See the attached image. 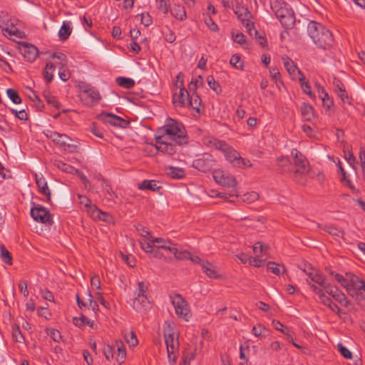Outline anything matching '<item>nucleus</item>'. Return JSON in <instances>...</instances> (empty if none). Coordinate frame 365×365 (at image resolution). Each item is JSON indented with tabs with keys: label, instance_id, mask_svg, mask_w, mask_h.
Returning a JSON list of instances; mask_svg holds the SVG:
<instances>
[{
	"label": "nucleus",
	"instance_id": "nucleus-1",
	"mask_svg": "<svg viewBox=\"0 0 365 365\" xmlns=\"http://www.w3.org/2000/svg\"><path fill=\"white\" fill-rule=\"evenodd\" d=\"M291 155L293 158L294 170L293 179L299 185H306L307 178L311 175L312 168L306 157L297 149H292Z\"/></svg>",
	"mask_w": 365,
	"mask_h": 365
},
{
	"label": "nucleus",
	"instance_id": "nucleus-2",
	"mask_svg": "<svg viewBox=\"0 0 365 365\" xmlns=\"http://www.w3.org/2000/svg\"><path fill=\"white\" fill-rule=\"evenodd\" d=\"M307 31L313 42L322 49L329 48L334 42L331 31L322 24L316 21H311L308 24Z\"/></svg>",
	"mask_w": 365,
	"mask_h": 365
},
{
	"label": "nucleus",
	"instance_id": "nucleus-3",
	"mask_svg": "<svg viewBox=\"0 0 365 365\" xmlns=\"http://www.w3.org/2000/svg\"><path fill=\"white\" fill-rule=\"evenodd\" d=\"M158 135H165L168 139L179 145L187 144L186 132L180 123L173 119H168L166 124L158 130Z\"/></svg>",
	"mask_w": 365,
	"mask_h": 365
},
{
	"label": "nucleus",
	"instance_id": "nucleus-4",
	"mask_svg": "<svg viewBox=\"0 0 365 365\" xmlns=\"http://www.w3.org/2000/svg\"><path fill=\"white\" fill-rule=\"evenodd\" d=\"M163 333L168 359L170 362L175 363L179 349V341L178 334L175 330L174 324L170 322H165Z\"/></svg>",
	"mask_w": 365,
	"mask_h": 365
},
{
	"label": "nucleus",
	"instance_id": "nucleus-5",
	"mask_svg": "<svg viewBox=\"0 0 365 365\" xmlns=\"http://www.w3.org/2000/svg\"><path fill=\"white\" fill-rule=\"evenodd\" d=\"M271 8L283 26L290 28L294 25V14L287 4L280 0H274L271 2Z\"/></svg>",
	"mask_w": 365,
	"mask_h": 365
},
{
	"label": "nucleus",
	"instance_id": "nucleus-6",
	"mask_svg": "<svg viewBox=\"0 0 365 365\" xmlns=\"http://www.w3.org/2000/svg\"><path fill=\"white\" fill-rule=\"evenodd\" d=\"M178 145H180L168 139L165 135L158 134L155 135V144L148 145L147 147L155 151H160L163 154L172 155L177 152Z\"/></svg>",
	"mask_w": 365,
	"mask_h": 365
},
{
	"label": "nucleus",
	"instance_id": "nucleus-7",
	"mask_svg": "<svg viewBox=\"0 0 365 365\" xmlns=\"http://www.w3.org/2000/svg\"><path fill=\"white\" fill-rule=\"evenodd\" d=\"M232 10L239 20L245 25L250 36L252 35L253 23L250 21L252 15L247 7L241 5L237 0L231 2Z\"/></svg>",
	"mask_w": 365,
	"mask_h": 365
},
{
	"label": "nucleus",
	"instance_id": "nucleus-8",
	"mask_svg": "<svg viewBox=\"0 0 365 365\" xmlns=\"http://www.w3.org/2000/svg\"><path fill=\"white\" fill-rule=\"evenodd\" d=\"M170 297L171 303L175 308L176 315L179 318L187 322L191 317V312L187 301L180 294H174Z\"/></svg>",
	"mask_w": 365,
	"mask_h": 365
},
{
	"label": "nucleus",
	"instance_id": "nucleus-9",
	"mask_svg": "<svg viewBox=\"0 0 365 365\" xmlns=\"http://www.w3.org/2000/svg\"><path fill=\"white\" fill-rule=\"evenodd\" d=\"M215 165V160L209 153H204L192 162V166L199 171L207 173Z\"/></svg>",
	"mask_w": 365,
	"mask_h": 365
},
{
	"label": "nucleus",
	"instance_id": "nucleus-10",
	"mask_svg": "<svg viewBox=\"0 0 365 365\" xmlns=\"http://www.w3.org/2000/svg\"><path fill=\"white\" fill-rule=\"evenodd\" d=\"M212 176L215 181L223 187H234L237 185V180L235 177L226 171L215 170Z\"/></svg>",
	"mask_w": 365,
	"mask_h": 365
},
{
	"label": "nucleus",
	"instance_id": "nucleus-11",
	"mask_svg": "<svg viewBox=\"0 0 365 365\" xmlns=\"http://www.w3.org/2000/svg\"><path fill=\"white\" fill-rule=\"evenodd\" d=\"M81 99L85 101V104L93 105L94 103H97L101 99V95L98 91L92 87L90 85H86L81 87Z\"/></svg>",
	"mask_w": 365,
	"mask_h": 365
},
{
	"label": "nucleus",
	"instance_id": "nucleus-12",
	"mask_svg": "<svg viewBox=\"0 0 365 365\" xmlns=\"http://www.w3.org/2000/svg\"><path fill=\"white\" fill-rule=\"evenodd\" d=\"M31 215L36 222L45 223L48 225L53 224L52 216L50 215L49 212L42 206L31 208Z\"/></svg>",
	"mask_w": 365,
	"mask_h": 365
},
{
	"label": "nucleus",
	"instance_id": "nucleus-13",
	"mask_svg": "<svg viewBox=\"0 0 365 365\" xmlns=\"http://www.w3.org/2000/svg\"><path fill=\"white\" fill-rule=\"evenodd\" d=\"M47 136L50 138L55 144L58 145L64 150L71 151V149L76 148L74 145L68 143V141H71V139L65 134H61L57 132L51 131L50 134L47 135Z\"/></svg>",
	"mask_w": 365,
	"mask_h": 365
},
{
	"label": "nucleus",
	"instance_id": "nucleus-14",
	"mask_svg": "<svg viewBox=\"0 0 365 365\" xmlns=\"http://www.w3.org/2000/svg\"><path fill=\"white\" fill-rule=\"evenodd\" d=\"M21 52L24 57L29 62L34 61L38 55L37 47L25 42L21 43Z\"/></svg>",
	"mask_w": 365,
	"mask_h": 365
},
{
	"label": "nucleus",
	"instance_id": "nucleus-15",
	"mask_svg": "<svg viewBox=\"0 0 365 365\" xmlns=\"http://www.w3.org/2000/svg\"><path fill=\"white\" fill-rule=\"evenodd\" d=\"M100 118L103 122L109 123L110 125L114 126L123 128L125 127V125L127 123V121L123 119L121 117L109 113H103L100 115Z\"/></svg>",
	"mask_w": 365,
	"mask_h": 365
},
{
	"label": "nucleus",
	"instance_id": "nucleus-16",
	"mask_svg": "<svg viewBox=\"0 0 365 365\" xmlns=\"http://www.w3.org/2000/svg\"><path fill=\"white\" fill-rule=\"evenodd\" d=\"M350 287H348V293L354 296L357 294H365V281L355 277L350 281Z\"/></svg>",
	"mask_w": 365,
	"mask_h": 365
},
{
	"label": "nucleus",
	"instance_id": "nucleus-17",
	"mask_svg": "<svg viewBox=\"0 0 365 365\" xmlns=\"http://www.w3.org/2000/svg\"><path fill=\"white\" fill-rule=\"evenodd\" d=\"M222 153L226 159L234 166L240 165L241 163L244 162L243 158L240 156V154L228 145L222 150Z\"/></svg>",
	"mask_w": 365,
	"mask_h": 365
},
{
	"label": "nucleus",
	"instance_id": "nucleus-18",
	"mask_svg": "<svg viewBox=\"0 0 365 365\" xmlns=\"http://www.w3.org/2000/svg\"><path fill=\"white\" fill-rule=\"evenodd\" d=\"M150 299L147 295L135 296L133 302V307L137 312H144L150 307Z\"/></svg>",
	"mask_w": 365,
	"mask_h": 365
},
{
	"label": "nucleus",
	"instance_id": "nucleus-19",
	"mask_svg": "<svg viewBox=\"0 0 365 365\" xmlns=\"http://www.w3.org/2000/svg\"><path fill=\"white\" fill-rule=\"evenodd\" d=\"M190 97V94L188 91L184 88L180 87L179 93H175L173 97V103L175 106L183 107L187 106V102L188 101Z\"/></svg>",
	"mask_w": 365,
	"mask_h": 365
},
{
	"label": "nucleus",
	"instance_id": "nucleus-20",
	"mask_svg": "<svg viewBox=\"0 0 365 365\" xmlns=\"http://www.w3.org/2000/svg\"><path fill=\"white\" fill-rule=\"evenodd\" d=\"M202 143L208 148L220 150L222 152L227 145L225 142L220 140L212 136L204 137Z\"/></svg>",
	"mask_w": 365,
	"mask_h": 365
},
{
	"label": "nucleus",
	"instance_id": "nucleus-21",
	"mask_svg": "<svg viewBox=\"0 0 365 365\" xmlns=\"http://www.w3.org/2000/svg\"><path fill=\"white\" fill-rule=\"evenodd\" d=\"M36 176V182L38 187L39 192L46 197V200L48 202L51 200V192L48 187L47 182L43 176L38 177L37 174Z\"/></svg>",
	"mask_w": 365,
	"mask_h": 365
},
{
	"label": "nucleus",
	"instance_id": "nucleus-22",
	"mask_svg": "<svg viewBox=\"0 0 365 365\" xmlns=\"http://www.w3.org/2000/svg\"><path fill=\"white\" fill-rule=\"evenodd\" d=\"M307 283L310 286L312 291L319 296L321 302L324 305L329 307L332 303L331 300L325 295L324 292L322 288H319V287L314 285V284H312V282L309 279H307Z\"/></svg>",
	"mask_w": 365,
	"mask_h": 365
},
{
	"label": "nucleus",
	"instance_id": "nucleus-23",
	"mask_svg": "<svg viewBox=\"0 0 365 365\" xmlns=\"http://www.w3.org/2000/svg\"><path fill=\"white\" fill-rule=\"evenodd\" d=\"M114 348L116 349L115 360L119 364L124 362L126 358V351L123 343L121 341H116L114 345Z\"/></svg>",
	"mask_w": 365,
	"mask_h": 365
},
{
	"label": "nucleus",
	"instance_id": "nucleus-24",
	"mask_svg": "<svg viewBox=\"0 0 365 365\" xmlns=\"http://www.w3.org/2000/svg\"><path fill=\"white\" fill-rule=\"evenodd\" d=\"M283 64L284 67L286 68L287 72L290 75H294L297 72L299 76L302 75V73L301 71L297 67V66L294 64V61L289 58L288 56H284L282 58Z\"/></svg>",
	"mask_w": 365,
	"mask_h": 365
},
{
	"label": "nucleus",
	"instance_id": "nucleus-25",
	"mask_svg": "<svg viewBox=\"0 0 365 365\" xmlns=\"http://www.w3.org/2000/svg\"><path fill=\"white\" fill-rule=\"evenodd\" d=\"M151 242L153 243L163 242V244H162V245H157V247L164 249L165 250H168L173 254H174V252H175V250L177 248L170 240H166L163 238H160V237L153 238Z\"/></svg>",
	"mask_w": 365,
	"mask_h": 365
},
{
	"label": "nucleus",
	"instance_id": "nucleus-26",
	"mask_svg": "<svg viewBox=\"0 0 365 365\" xmlns=\"http://www.w3.org/2000/svg\"><path fill=\"white\" fill-rule=\"evenodd\" d=\"M91 217L94 219H98L108 223L111 222L113 220V218L110 214L102 212L96 206L92 207Z\"/></svg>",
	"mask_w": 365,
	"mask_h": 365
},
{
	"label": "nucleus",
	"instance_id": "nucleus-27",
	"mask_svg": "<svg viewBox=\"0 0 365 365\" xmlns=\"http://www.w3.org/2000/svg\"><path fill=\"white\" fill-rule=\"evenodd\" d=\"M202 269L210 278L218 279L221 277L217 274L215 266L207 261L202 262Z\"/></svg>",
	"mask_w": 365,
	"mask_h": 365
},
{
	"label": "nucleus",
	"instance_id": "nucleus-28",
	"mask_svg": "<svg viewBox=\"0 0 365 365\" xmlns=\"http://www.w3.org/2000/svg\"><path fill=\"white\" fill-rule=\"evenodd\" d=\"M170 13L173 17L179 21H182L187 19L185 9L182 6L175 4L173 9H170Z\"/></svg>",
	"mask_w": 365,
	"mask_h": 365
},
{
	"label": "nucleus",
	"instance_id": "nucleus-29",
	"mask_svg": "<svg viewBox=\"0 0 365 365\" xmlns=\"http://www.w3.org/2000/svg\"><path fill=\"white\" fill-rule=\"evenodd\" d=\"M252 334L257 337L265 338L269 335V330L262 324H257L252 327Z\"/></svg>",
	"mask_w": 365,
	"mask_h": 365
},
{
	"label": "nucleus",
	"instance_id": "nucleus-30",
	"mask_svg": "<svg viewBox=\"0 0 365 365\" xmlns=\"http://www.w3.org/2000/svg\"><path fill=\"white\" fill-rule=\"evenodd\" d=\"M56 68V66L52 62H47L45 66V68L43 71V78L47 82V83H50L53 78V73Z\"/></svg>",
	"mask_w": 365,
	"mask_h": 365
},
{
	"label": "nucleus",
	"instance_id": "nucleus-31",
	"mask_svg": "<svg viewBox=\"0 0 365 365\" xmlns=\"http://www.w3.org/2000/svg\"><path fill=\"white\" fill-rule=\"evenodd\" d=\"M52 163L56 168L66 173H73L75 171H76V170L73 166L63 163L61 160L54 159L52 160Z\"/></svg>",
	"mask_w": 365,
	"mask_h": 365
},
{
	"label": "nucleus",
	"instance_id": "nucleus-32",
	"mask_svg": "<svg viewBox=\"0 0 365 365\" xmlns=\"http://www.w3.org/2000/svg\"><path fill=\"white\" fill-rule=\"evenodd\" d=\"M277 165L282 173L289 172L292 170L291 162L287 157L281 156L277 158Z\"/></svg>",
	"mask_w": 365,
	"mask_h": 365
},
{
	"label": "nucleus",
	"instance_id": "nucleus-33",
	"mask_svg": "<svg viewBox=\"0 0 365 365\" xmlns=\"http://www.w3.org/2000/svg\"><path fill=\"white\" fill-rule=\"evenodd\" d=\"M200 104L201 98L195 92H194L191 96H190L188 101L187 102V106H190L197 113H200Z\"/></svg>",
	"mask_w": 365,
	"mask_h": 365
},
{
	"label": "nucleus",
	"instance_id": "nucleus-34",
	"mask_svg": "<svg viewBox=\"0 0 365 365\" xmlns=\"http://www.w3.org/2000/svg\"><path fill=\"white\" fill-rule=\"evenodd\" d=\"M138 187L140 190H150L151 191H156L160 188L155 180H143L138 184Z\"/></svg>",
	"mask_w": 365,
	"mask_h": 365
},
{
	"label": "nucleus",
	"instance_id": "nucleus-35",
	"mask_svg": "<svg viewBox=\"0 0 365 365\" xmlns=\"http://www.w3.org/2000/svg\"><path fill=\"white\" fill-rule=\"evenodd\" d=\"M71 31L72 29L70 26V24L68 22H63L58 32L60 39L62 41L68 39L71 34Z\"/></svg>",
	"mask_w": 365,
	"mask_h": 365
},
{
	"label": "nucleus",
	"instance_id": "nucleus-36",
	"mask_svg": "<svg viewBox=\"0 0 365 365\" xmlns=\"http://www.w3.org/2000/svg\"><path fill=\"white\" fill-rule=\"evenodd\" d=\"M267 269L276 275H279L281 273H284L286 269L283 265L277 264L274 262H269L267 264Z\"/></svg>",
	"mask_w": 365,
	"mask_h": 365
},
{
	"label": "nucleus",
	"instance_id": "nucleus-37",
	"mask_svg": "<svg viewBox=\"0 0 365 365\" xmlns=\"http://www.w3.org/2000/svg\"><path fill=\"white\" fill-rule=\"evenodd\" d=\"M309 279L312 282L319 284L320 286L319 288L323 289V287L327 284L324 276L320 274L317 270L314 274L309 273Z\"/></svg>",
	"mask_w": 365,
	"mask_h": 365
},
{
	"label": "nucleus",
	"instance_id": "nucleus-38",
	"mask_svg": "<svg viewBox=\"0 0 365 365\" xmlns=\"http://www.w3.org/2000/svg\"><path fill=\"white\" fill-rule=\"evenodd\" d=\"M124 339L130 346H135L138 343V339L133 331H124Z\"/></svg>",
	"mask_w": 365,
	"mask_h": 365
},
{
	"label": "nucleus",
	"instance_id": "nucleus-39",
	"mask_svg": "<svg viewBox=\"0 0 365 365\" xmlns=\"http://www.w3.org/2000/svg\"><path fill=\"white\" fill-rule=\"evenodd\" d=\"M324 230L328 232L329 235L336 237L342 238L344 235V232L342 230L339 229L333 225H325Z\"/></svg>",
	"mask_w": 365,
	"mask_h": 365
},
{
	"label": "nucleus",
	"instance_id": "nucleus-40",
	"mask_svg": "<svg viewBox=\"0 0 365 365\" xmlns=\"http://www.w3.org/2000/svg\"><path fill=\"white\" fill-rule=\"evenodd\" d=\"M117 83L125 88H132L135 86V81L129 78L118 77L116 79Z\"/></svg>",
	"mask_w": 365,
	"mask_h": 365
},
{
	"label": "nucleus",
	"instance_id": "nucleus-41",
	"mask_svg": "<svg viewBox=\"0 0 365 365\" xmlns=\"http://www.w3.org/2000/svg\"><path fill=\"white\" fill-rule=\"evenodd\" d=\"M158 9L163 12L164 14H167L170 11V0H156Z\"/></svg>",
	"mask_w": 365,
	"mask_h": 365
},
{
	"label": "nucleus",
	"instance_id": "nucleus-42",
	"mask_svg": "<svg viewBox=\"0 0 365 365\" xmlns=\"http://www.w3.org/2000/svg\"><path fill=\"white\" fill-rule=\"evenodd\" d=\"M6 93L8 97L14 103L20 104L21 103V98L16 90L13 88H9L6 91Z\"/></svg>",
	"mask_w": 365,
	"mask_h": 365
},
{
	"label": "nucleus",
	"instance_id": "nucleus-43",
	"mask_svg": "<svg viewBox=\"0 0 365 365\" xmlns=\"http://www.w3.org/2000/svg\"><path fill=\"white\" fill-rule=\"evenodd\" d=\"M299 81L304 93L309 95V96H312L313 93L311 90V86L308 81H306V78L303 74L299 77Z\"/></svg>",
	"mask_w": 365,
	"mask_h": 365
},
{
	"label": "nucleus",
	"instance_id": "nucleus-44",
	"mask_svg": "<svg viewBox=\"0 0 365 365\" xmlns=\"http://www.w3.org/2000/svg\"><path fill=\"white\" fill-rule=\"evenodd\" d=\"M259 198V194L256 192L252 191L247 192L242 196V200L247 203H252Z\"/></svg>",
	"mask_w": 365,
	"mask_h": 365
},
{
	"label": "nucleus",
	"instance_id": "nucleus-45",
	"mask_svg": "<svg viewBox=\"0 0 365 365\" xmlns=\"http://www.w3.org/2000/svg\"><path fill=\"white\" fill-rule=\"evenodd\" d=\"M207 80L210 88L212 89L216 93H220L222 91L221 86L218 82L215 81L212 76H208Z\"/></svg>",
	"mask_w": 365,
	"mask_h": 365
},
{
	"label": "nucleus",
	"instance_id": "nucleus-46",
	"mask_svg": "<svg viewBox=\"0 0 365 365\" xmlns=\"http://www.w3.org/2000/svg\"><path fill=\"white\" fill-rule=\"evenodd\" d=\"M0 252H1V257L2 260L6 264H11L12 257H11V253L9 252V250H6L4 246L2 245L0 247Z\"/></svg>",
	"mask_w": 365,
	"mask_h": 365
},
{
	"label": "nucleus",
	"instance_id": "nucleus-47",
	"mask_svg": "<svg viewBox=\"0 0 365 365\" xmlns=\"http://www.w3.org/2000/svg\"><path fill=\"white\" fill-rule=\"evenodd\" d=\"M12 336H13V339L16 342L22 343L24 341V336H23V334L18 326H15L13 327Z\"/></svg>",
	"mask_w": 365,
	"mask_h": 365
},
{
	"label": "nucleus",
	"instance_id": "nucleus-48",
	"mask_svg": "<svg viewBox=\"0 0 365 365\" xmlns=\"http://www.w3.org/2000/svg\"><path fill=\"white\" fill-rule=\"evenodd\" d=\"M148 294V287L144 282H139L138 283V288L135 292V297L139 295H147Z\"/></svg>",
	"mask_w": 365,
	"mask_h": 365
},
{
	"label": "nucleus",
	"instance_id": "nucleus-49",
	"mask_svg": "<svg viewBox=\"0 0 365 365\" xmlns=\"http://www.w3.org/2000/svg\"><path fill=\"white\" fill-rule=\"evenodd\" d=\"M230 63L233 67H235L237 69H243V63L238 55H232L230 60Z\"/></svg>",
	"mask_w": 365,
	"mask_h": 365
},
{
	"label": "nucleus",
	"instance_id": "nucleus-50",
	"mask_svg": "<svg viewBox=\"0 0 365 365\" xmlns=\"http://www.w3.org/2000/svg\"><path fill=\"white\" fill-rule=\"evenodd\" d=\"M78 197L79 199V203L81 205H84L86 207L88 208V212L91 215L92 207L94 206L91 205V201L86 196L82 195H78Z\"/></svg>",
	"mask_w": 365,
	"mask_h": 365
},
{
	"label": "nucleus",
	"instance_id": "nucleus-51",
	"mask_svg": "<svg viewBox=\"0 0 365 365\" xmlns=\"http://www.w3.org/2000/svg\"><path fill=\"white\" fill-rule=\"evenodd\" d=\"M338 97L341 99V101L343 104L347 103L348 105L351 104V98L349 96L348 93H346V90H341L337 91L336 93Z\"/></svg>",
	"mask_w": 365,
	"mask_h": 365
},
{
	"label": "nucleus",
	"instance_id": "nucleus-52",
	"mask_svg": "<svg viewBox=\"0 0 365 365\" xmlns=\"http://www.w3.org/2000/svg\"><path fill=\"white\" fill-rule=\"evenodd\" d=\"M169 174L173 178L180 179L185 175V172L181 168H170Z\"/></svg>",
	"mask_w": 365,
	"mask_h": 365
},
{
	"label": "nucleus",
	"instance_id": "nucleus-53",
	"mask_svg": "<svg viewBox=\"0 0 365 365\" xmlns=\"http://www.w3.org/2000/svg\"><path fill=\"white\" fill-rule=\"evenodd\" d=\"M197 348H195L194 351L186 350L183 354L182 361L190 364V361L195 359L197 354Z\"/></svg>",
	"mask_w": 365,
	"mask_h": 365
},
{
	"label": "nucleus",
	"instance_id": "nucleus-54",
	"mask_svg": "<svg viewBox=\"0 0 365 365\" xmlns=\"http://www.w3.org/2000/svg\"><path fill=\"white\" fill-rule=\"evenodd\" d=\"M334 299L344 307H347L349 304V301H348L346 295L340 291H339V292H337L334 295Z\"/></svg>",
	"mask_w": 365,
	"mask_h": 365
},
{
	"label": "nucleus",
	"instance_id": "nucleus-55",
	"mask_svg": "<svg viewBox=\"0 0 365 365\" xmlns=\"http://www.w3.org/2000/svg\"><path fill=\"white\" fill-rule=\"evenodd\" d=\"M334 279L336 282H338L342 287L348 289V287H350L349 283L350 281L345 279L341 274H334Z\"/></svg>",
	"mask_w": 365,
	"mask_h": 365
},
{
	"label": "nucleus",
	"instance_id": "nucleus-56",
	"mask_svg": "<svg viewBox=\"0 0 365 365\" xmlns=\"http://www.w3.org/2000/svg\"><path fill=\"white\" fill-rule=\"evenodd\" d=\"M173 255L175 257L179 260L189 259V257H190V252L187 251L179 252L178 248H176L175 252H174Z\"/></svg>",
	"mask_w": 365,
	"mask_h": 365
},
{
	"label": "nucleus",
	"instance_id": "nucleus-57",
	"mask_svg": "<svg viewBox=\"0 0 365 365\" xmlns=\"http://www.w3.org/2000/svg\"><path fill=\"white\" fill-rule=\"evenodd\" d=\"M322 289L324 292H327L328 294H329L333 298H334V295L339 291L336 287L332 286L329 284H327L323 287Z\"/></svg>",
	"mask_w": 365,
	"mask_h": 365
},
{
	"label": "nucleus",
	"instance_id": "nucleus-58",
	"mask_svg": "<svg viewBox=\"0 0 365 365\" xmlns=\"http://www.w3.org/2000/svg\"><path fill=\"white\" fill-rule=\"evenodd\" d=\"M60 59L57 60L54 63L56 67H58L59 69H63L66 67L67 65V58L65 54L60 55Z\"/></svg>",
	"mask_w": 365,
	"mask_h": 365
},
{
	"label": "nucleus",
	"instance_id": "nucleus-59",
	"mask_svg": "<svg viewBox=\"0 0 365 365\" xmlns=\"http://www.w3.org/2000/svg\"><path fill=\"white\" fill-rule=\"evenodd\" d=\"M338 350L340 352V354L346 359H351V352L344 346L342 345V344H339L337 345Z\"/></svg>",
	"mask_w": 365,
	"mask_h": 365
},
{
	"label": "nucleus",
	"instance_id": "nucleus-60",
	"mask_svg": "<svg viewBox=\"0 0 365 365\" xmlns=\"http://www.w3.org/2000/svg\"><path fill=\"white\" fill-rule=\"evenodd\" d=\"M11 112L21 120H26L28 115L24 109L17 111L15 109H11Z\"/></svg>",
	"mask_w": 365,
	"mask_h": 365
},
{
	"label": "nucleus",
	"instance_id": "nucleus-61",
	"mask_svg": "<svg viewBox=\"0 0 365 365\" xmlns=\"http://www.w3.org/2000/svg\"><path fill=\"white\" fill-rule=\"evenodd\" d=\"M73 323L77 327H81L84 324H89L90 320L86 318L85 316H81L80 318L74 317L73 318Z\"/></svg>",
	"mask_w": 365,
	"mask_h": 365
},
{
	"label": "nucleus",
	"instance_id": "nucleus-62",
	"mask_svg": "<svg viewBox=\"0 0 365 365\" xmlns=\"http://www.w3.org/2000/svg\"><path fill=\"white\" fill-rule=\"evenodd\" d=\"M58 76L63 81H66L71 78V73L69 70L66 67L63 69H59Z\"/></svg>",
	"mask_w": 365,
	"mask_h": 365
},
{
	"label": "nucleus",
	"instance_id": "nucleus-63",
	"mask_svg": "<svg viewBox=\"0 0 365 365\" xmlns=\"http://www.w3.org/2000/svg\"><path fill=\"white\" fill-rule=\"evenodd\" d=\"M114 346H107L103 350V354L108 361L113 359L114 356Z\"/></svg>",
	"mask_w": 365,
	"mask_h": 365
},
{
	"label": "nucleus",
	"instance_id": "nucleus-64",
	"mask_svg": "<svg viewBox=\"0 0 365 365\" xmlns=\"http://www.w3.org/2000/svg\"><path fill=\"white\" fill-rule=\"evenodd\" d=\"M152 17L148 13H143L141 14V23L144 26H148L152 24Z\"/></svg>",
	"mask_w": 365,
	"mask_h": 365
}]
</instances>
